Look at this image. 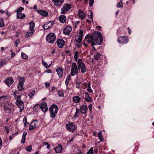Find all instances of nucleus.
<instances>
[{
  "mask_svg": "<svg viewBox=\"0 0 154 154\" xmlns=\"http://www.w3.org/2000/svg\"><path fill=\"white\" fill-rule=\"evenodd\" d=\"M5 63H6V62L5 61H0V67H2L4 65Z\"/></svg>",
  "mask_w": 154,
  "mask_h": 154,
  "instance_id": "09e8293b",
  "label": "nucleus"
},
{
  "mask_svg": "<svg viewBox=\"0 0 154 154\" xmlns=\"http://www.w3.org/2000/svg\"><path fill=\"white\" fill-rule=\"evenodd\" d=\"M78 17L82 19L83 20L85 16V14L81 10H79L78 13Z\"/></svg>",
  "mask_w": 154,
  "mask_h": 154,
  "instance_id": "b1692460",
  "label": "nucleus"
},
{
  "mask_svg": "<svg viewBox=\"0 0 154 154\" xmlns=\"http://www.w3.org/2000/svg\"><path fill=\"white\" fill-rule=\"evenodd\" d=\"M23 84L18 83L17 85V88L20 91H22L23 89Z\"/></svg>",
  "mask_w": 154,
  "mask_h": 154,
  "instance_id": "2f4dec72",
  "label": "nucleus"
},
{
  "mask_svg": "<svg viewBox=\"0 0 154 154\" xmlns=\"http://www.w3.org/2000/svg\"><path fill=\"white\" fill-rule=\"evenodd\" d=\"M24 8L23 7H20L18 8L17 11V13H21V11L22 10H24Z\"/></svg>",
  "mask_w": 154,
  "mask_h": 154,
  "instance_id": "a18cd8bd",
  "label": "nucleus"
},
{
  "mask_svg": "<svg viewBox=\"0 0 154 154\" xmlns=\"http://www.w3.org/2000/svg\"><path fill=\"white\" fill-rule=\"evenodd\" d=\"M4 82L8 86H10L13 83L14 80L12 77H9L7 78L4 80Z\"/></svg>",
  "mask_w": 154,
  "mask_h": 154,
  "instance_id": "2eb2a0df",
  "label": "nucleus"
},
{
  "mask_svg": "<svg viewBox=\"0 0 154 154\" xmlns=\"http://www.w3.org/2000/svg\"><path fill=\"white\" fill-rule=\"evenodd\" d=\"M71 5L68 3L64 4L61 8V14H65L71 8Z\"/></svg>",
  "mask_w": 154,
  "mask_h": 154,
  "instance_id": "423d86ee",
  "label": "nucleus"
},
{
  "mask_svg": "<svg viewBox=\"0 0 154 154\" xmlns=\"http://www.w3.org/2000/svg\"><path fill=\"white\" fill-rule=\"evenodd\" d=\"M67 130L72 132H74L75 130L76 125L73 122H69L66 125Z\"/></svg>",
  "mask_w": 154,
  "mask_h": 154,
  "instance_id": "0eeeda50",
  "label": "nucleus"
},
{
  "mask_svg": "<svg viewBox=\"0 0 154 154\" xmlns=\"http://www.w3.org/2000/svg\"><path fill=\"white\" fill-rule=\"evenodd\" d=\"M23 122L25 127L26 126L29 124V123L27 122V118L26 117H25L23 119Z\"/></svg>",
  "mask_w": 154,
  "mask_h": 154,
  "instance_id": "ea45409f",
  "label": "nucleus"
},
{
  "mask_svg": "<svg viewBox=\"0 0 154 154\" xmlns=\"http://www.w3.org/2000/svg\"><path fill=\"white\" fill-rule=\"evenodd\" d=\"M58 111L57 106L55 104H53L49 108L50 117L52 118L55 117Z\"/></svg>",
  "mask_w": 154,
  "mask_h": 154,
  "instance_id": "7ed1b4c3",
  "label": "nucleus"
},
{
  "mask_svg": "<svg viewBox=\"0 0 154 154\" xmlns=\"http://www.w3.org/2000/svg\"><path fill=\"white\" fill-rule=\"evenodd\" d=\"M98 137L100 140V141H102L103 140V138L102 137V131H100L98 133Z\"/></svg>",
  "mask_w": 154,
  "mask_h": 154,
  "instance_id": "473e14b6",
  "label": "nucleus"
},
{
  "mask_svg": "<svg viewBox=\"0 0 154 154\" xmlns=\"http://www.w3.org/2000/svg\"><path fill=\"white\" fill-rule=\"evenodd\" d=\"M25 15L21 13H17V18L22 19L25 17Z\"/></svg>",
  "mask_w": 154,
  "mask_h": 154,
  "instance_id": "c85d7f7f",
  "label": "nucleus"
},
{
  "mask_svg": "<svg viewBox=\"0 0 154 154\" xmlns=\"http://www.w3.org/2000/svg\"><path fill=\"white\" fill-rule=\"evenodd\" d=\"M118 41L120 43L124 44L127 43L129 41V40L126 37L120 36L118 38Z\"/></svg>",
  "mask_w": 154,
  "mask_h": 154,
  "instance_id": "9b49d317",
  "label": "nucleus"
},
{
  "mask_svg": "<svg viewBox=\"0 0 154 154\" xmlns=\"http://www.w3.org/2000/svg\"><path fill=\"white\" fill-rule=\"evenodd\" d=\"M101 54L99 52H97L94 54V58L95 60H98L100 57Z\"/></svg>",
  "mask_w": 154,
  "mask_h": 154,
  "instance_id": "7c9ffc66",
  "label": "nucleus"
},
{
  "mask_svg": "<svg viewBox=\"0 0 154 154\" xmlns=\"http://www.w3.org/2000/svg\"><path fill=\"white\" fill-rule=\"evenodd\" d=\"M35 32V31L32 30H29V31H27L26 32L25 35V37L26 38H28L29 37L32 36Z\"/></svg>",
  "mask_w": 154,
  "mask_h": 154,
  "instance_id": "5701e85b",
  "label": "nucleus"
},
{
  "mask_svg": "<svg viewBox=\"0 0 154 154\" xmlns=\"http://www.w3.org/2000/svg\"><path fill=\"white\" fill-rule=\"evenodd\" d=\"M123 7L122 4V1L121 0L120 2H119L117 5V7L118 8H122Z\"/></svg>",
  "mask_w": 154,
  "mask_h": 154,
  "instance_id": "c03bdc74",
  "label": "nucleus"
},
{
  "mask_svg": "<svg viewBox=\"0 0 154 154\" xmlns=\"http://www.w3.org/2000/svg\"><path fill=\"white\" fill-rule=\"evenodd\" d=\"M40 109V104H37L33 107V110L36 112L37 111Z\"/></svg>",
  "mask_w": 154,
  "mask_h": 154,
  "instance_id": "72a5a7b5",
  "label": "nucleus"
},
{
  "mask_svg": "<svg viewBox=\"0 0 154 154\" xmlns=\"http://www.w3.org/2000/svg\"><path fill=\"white\" fill-rule=\"evenodd\" d=\"M94 35H88L85 37V42L91 43L92 46V49L96 50L94 46L96 45H100L103 41V37L101 33L99 32H94Z\"/></svg>",
  "mask_w": 154,
  "mask_h": 154,
  "instance_id": "f257e3e1",
  "label": "nucleus"
},
{
  "mask_svg": "<svg viewBox=\"0 0 154 154\" xmlns=\"http://www.w3.org/2000/svg\"><path fill=\"white\" fill-rule=\"evenodd\" d=\"M26 149L29 152H30L32 150V146L31 145H29L26 147Z\"/></svg>",
  "mask_w": 154,
  "mask_h": 154,
  "instance_id": "49530a36",
  "label": "nucleus"
},
{
  "mask_svg": "<svg viewBox=\"0 0 154 154\" xmlns=\"http://www.w3.org/2000/svg\"><path fill=\"white\" fill-rule=\"evenodd\" d=\"M79 34L78 35L76 36L75 40L77 43L80 44V43L82 41L83 38V30H80Z\"/></svg>",
  "mask_w": 154,
  "mask_h": 154,
  "instance_id": "1a4fd4ad",
  "label": "nucleus"
},
{
  "mask_svg": "<svg viewBox=\"0 0 154 154\" xmlns=\"http://www.w3.org/2000/svg\"><path fill=\"white\" fill-rule=\"evenodd\" d=\"M27 134V133L26 131H24L23 132V135H22V136H23V137H26V136Z\"/></svg>",
  "mask_w": 154,
  "mask_h": 154,
  "instance_id": "338daca9",
  "label": "nucleus"
},
{
  "mask_svg": "<svg viewBox=\"0 0 154 154\" xmlns=\"http://www.w3.org/2000/svg\"><path fill=\"white\" fill-rule=\"evenodd\" d=\"M21 56L23 59H26L28 58V56L25 53L22 52L21 54Z\"/></svg>",
  "mask_w": 154,
  "mask_h": 154,
  "instance_id": "e433bc0d",
  "label": "nucleus"
},
{
  "mask_svg": "<svg viewBox=\"0 0 154 154\" xmlns=\"http://www.w3.org/2000/svg\"><path fill=\"white\" fill-rule=\"evenodd\" d=\"M4 110L6 113H9L12 111V109L11 108V105L8 103L4 104L3 105Z\"/></svg>",
  "mask_w": 154,
  "mask_h": 154,
  "instance_id": "9d476101",
  "label": "nucleus"
},
{
  "mask_svg": "<svg viewBox=\"0 0 154 154\" xmlns=\"http://www.w3.org/2000/svg\"><path fill=\"white\" fill-rule=\"evenodd\" d=\"M19 83L24 84V82H25L24 78L23 77H19Z\"/></svg>",
  "mask_w": 154,
  "mask_h": 154,
  "instance_id": "f704fd0d",
  "label": "nucleus"
},
{
  "mask_svg": "<svg viewBox=\"0 0 154 154\" xmlns=\"http://www.w3.org/2000/svg\"><path fill=\"white\" fill-rule=\"evenodd\" d=\"M5 130L6 131L7 133H8L9 132V128L8 126H5L4 127Z\"/></svg>",
  "mask_w": 154,
  "mask_h": 154,
  "instance_id": "4d7b16f0",
  "label": "nucleus"
},
{
  "mask_svg": "<svg viewBox=\"0 0 154 154\" xmlns=\"http://www.w3.org/2000/svg\"><path fill=\"white\" fill-rule=\"evenodd\" d=\"M26 139V137L22 136V139L21 140V142L23 143H25V140Z\"/></svg>",
  "mask_w": 154,
  "mask_h": 154,
  "instance_id": "5fc2aeb1",
  "label": "nucleus"
},
{
  "mask_svg": "<svg viewBox=\"0 0 154 154\" xmlns=\"http://www.w3.org/2000/svg\"><path fill=\"white\" fill-rule=\"evenodd\" d=\"M4 26V23L2 19H0V27H2Z\"/></svg>",
  "mask_w": 154,
  "mask_h": 154,
  "instance_id": "de8ad7c7",
  "label": "nucleus"
},
{
  "mask_svg": "<svg viewBox=\"0 0 154 154\" xmlns=\"http://www.w3.org/2000/svg\"><path fill=\"white\" fill-rule=\"evenodd\" d=\"M94 0H90L89 2V5L90 7H91L94 3Z\"/></svg>",
  "mask_w": 154,
  "mask_h": 154,
  "instance_id": "8fccbe9b",
  "label": "nucleus"
},
{
  "mask_svg": "<svg viewBox=\"0 0 154 154\" xmlns=\"http://www.w3.org/2000/svg\"><path fill=\"white\" fill-rule=\"evenodd\" d=\"M79 53L78 51H76L74 53V57L75 59V61L78 62V57Z\"/></svg>",
  "mask_w": 154,
  "mask_h": 154,
  "instance_id": "c9c22d12",
  "label": "nucleus"
},
{
  "mask_svg": "<svg viewBox=\"0 0 154 154\" xmlns=\"http://www.w3.org/2000/svg\"><path fill=\"white\" fill-rule=\"evenodd\" d=\"M87 154H94V150L93 147H91L88 151Z\"/></svg>",
  "mask_w": 154,
  "mask_h": 154,
  "instance_id": "a19ab883",
  "label": "nucleus"
},
{
  "mask_svg": "<svg viewBox=\"0 0 154 154\" xmlns=\"http://www.w3.org/2000/svg\"><path fill=\"white\" fill-rule=\"evenodd\" d=\"M38 123L37 120H34L29 125V129L30 130H33L36 128Z\"/></svg>",
  "mask_w": 154,
  "mask_h": 154,
  "instance_id": "a211bd4d",
  "label": "nucleus"
},
{
  "mask_svg": "<svg viewBox=\"0 0 154 154\" xmlns=\"http://www.w3.org/2000/svg\"><path fill=\"white\" fill-rule=\"evenodd\" d=\"M72 30V28L71 26L68 25L63 29V33L65 35H69Z\"/></svg>",
  "mask_w": 154,
  "mask_h": 154,
  "instance_id": "f8f14e48",
  "label": "nucleus"
},
{
  "mask_svg": "<svg viewBox=\"0 0 154 154\" xmlns=\"http://www.w3.org/2000/svg\"><path fill=\"white\" fill-rule=\"evenodd\" d=\"M42 65L46 69H48V68H49L52 64V63H51L49 65H48L47 63L46 62H45L43 59H42Z\"/></svg>",
  "mask_w": 154,
  "mask_h": 154,
  "instance_id": "c756f323",
  "label": "nucleus"
},
{
  "mask_svg": "<svg viewBox=\"0 0 154 154\" xmlns=\"http://www.w3.org/2000/svg\"><path fill=\"white\" fill-rule=\"evenodd\" d=\"M65 0H52L54 5L57 7H60L63 3Z\"/></svg>",
  "mask_w": 154,
  "mask_h": 154,
  "instance_id": "ddd939ff",
  "label": "nucleus"
},
{
  "mask_svg": "<svg viewBox=\"0 0 154 154\" xmlns=\"http://www.w3.org/2000/svg\"><path fill=\"white\" fill-rule=\"evenodd\" d=\"M29 30L35 31L34 28L35 27V25L34 22L33 21H31L29 23Z\"/></svg>",
  "mask_w": 154,
  "mask_h": 154,
  "instance_id": "bb28decb",
  "label": "nucleus"
},
{
  "mask_svg": "<svg viewBox=\"0 0 154 154\" xmlns=\"http://www.w3.org/2000/svg\"><path fill=\"white\" fill-rule=\"evenodd\" d=\"M88 86L89 88L87 89V90L89 93H91L92 92V89L91 88H90V83L88 84Z\"/></svg>",
  "mask_w": 154,
  "mask_h": 154,
  "instance_id": "3c124183",
  "label": "nucleus"
},
{
  "mask_svg": "<svg viewBox=\"0 0 154 154\" xmlns=\"http://www.w3.org/2000/svg\"><path fill=\"white\" fill-rule=\"evenodd\" d=\"M88 109L86 105H83L80 108L79 111L82 114H86Z\"/></svg>",
  "mask_w": 154,
  "mask_h": 154,
  "instance_id": "6ab92c4d",
  "label": "nucleus"
},
{
  "mask_svg": "<svg viewBox=\"0 0 154 154\" xmlns=\"http://www.w3.org/2000/svg\"><path fill=\"white\" fill-rule=\"evenodd\" d=\"M35 90H33L31 93L29 94H28V96L29 97V98H31L34 95L35 93Z\"/></svg>",
  "mask_w": 154,
  "mask_h": 154,
  "instance_id": "58836bf2",
  "label": "nucleus"
},
{
  "mask_svg": "<svg viewBox=\"0 0 154 154\" xmlns=\"http://www.w3.org/2000/svg\"><path fill=\"white\" fill-rule=\"evenodd\" d=\"M20 42V40L19 39H17L14 42V45L16 47H17L18 46V45Z\"/></svg>",
  "mask_w": 154,
  "mask_h": 154,
  "instance_id": "79ce46f5",
  "label": "nucleus"
},
{
  "mask_svg": "<svg viewBox=\"0 0 154 154\" xmlns=\"http://www.w3.org/2000/svg\"><path fill=\"white\" fill-rule=\"evenodd\" d=\"M73 140H74V138L73 137L72 138H71L69 140L68 142H67V143H70V142H72Z\"/></svg>",
  "mask_w": 154,
  "mask_h": 154,
  "instance_id": "69168bd1",
  "label": "nucleus"
},
{
  "mask_svg": "<svg viewBox=\"0 0 154 154\" xmlns=\"http://www.w3.org/2000/svg\"><path fill=\"white\" fill-rule=\"evenodd\" d=\"M7 96H2L0 97V105L7 103Z\"/></svg>",
  "mask_w": 154,
  "mask_h": 154,
  "instance_id": "dca6fc26",
  "label": "nucleus"
},
{
  "mask_svg": "<svg viewBox=\"0 0 154 154\" xmlns=\"http://www.w3.org/2000/svg\"><path fill=\"white\" fill-rule=\"evenodd\" d=\"M81 99L78 96H75L73 97V100L74 103H78L80 101Z\"/></svg>",
  "mask_w": 154,
  "mask_h": 154,
  "instance_id": "a878e982",
  "label": "nucleus"
},
{
  "mask_svg": "<svg viewBox=\"0 0 154 154\" xmlns=\"http://www.w3.org/2000/svg\"><path fill=\"white\" fill-rule=\"evenodd\" d=\"M69 82V81L66 79L65 83V84L66 85H68Z\"/></svg>",
  "mask_w": 154,
  "mask_h": 154,
  "instance_id": "774afa93",
  "label": "nucleus"
},
{
  "mask_svg": "<svg viewBox=\"0 0 154 154\" xmlns=\"http://www.w3.org/2000/svg\"><path fill=\"white\" fill-rule=\"evenodd\" d=\"M21 96H18L15 99L16 100L15 102V104L18 106L20 108V112H22L24 108V104L23 101L21 100Z\"/></svg>",
  "mask_w": 154,
  "mask_h": 154,
  "instance_id": "20e7f679",
  "label": "nucleus"
},
{
  "mask_svg": "<svg viewBox=\"0 0 154 154\" xmlns=\"http://www.w3.org/2000/svg\"><path fill=\"white\" fill-rule=\"evenodd\" d=\"M47 25V24L43 26V28L45 30H46L48 29H49L50 27H51V26H48V27Z\"/></svg>",
  "mask_w": 154,
  "mask_h": 154,
  "instance_id": "603ef678",
  "label": "nucleus"
},
{
  "mask_svg": "<svg viewBox=\"0 0 154 154\" xmlns=\"http://www.w3.org/2000/svg\"><path fill=\"white\" fill-rule=\"evenodd\" d=\"M10 51L11 52V57H14V56L15 55V53H13L12 51V50H10Z\"/></svg>",
  "mask_w": 154,
  "mask_h": 154,
  "instance_id": "0e129e2a",
  "label": "nucleus"
},
{
  "mask_svg": "<svg viewBox=\"0 0 154 154\" xmlns=\"http://www.w3.org/2000/svg\"><path fill=\"white\" fill-rule=\"evenodd\" d=\"M40 109L43 112H46L48 109L47 103L45 102L42 103L40 104Z\"/></svg>",
  "mask_w": 154,
  "mask_h": 154,
  "instance_id": "4468645a",
  "label": "nucleus"
},
{
  "mask_svg": "<svg viewBox=\"0 0 154 154\" xmlns=\"http://www.w3.org/2000/svg\"><path fill=\"white\" fill-rule=\"evenodd\" d=\"M78 67L76 64L73 62L71 65L70 75L72 76H74L78 73Z\"/></svg>",
  "mask_w": 154,
  "mask_h": 154,
  "instance_id": "39448f33",
  "label": "nucleus"
},
{
  "mask_svg": "<svg viewBox=\"0 0 154 154\" xmlns=\"http://www.w3.org/2000/svg\"><path fill=\"white\" fill-rule=\"evenodd\" d=\"M89 109V110H90V111L91 112V113H92V105L91 104H90V105H89V106H88V107Z\"/></svg>",
  "mask_w": 154,
  "mask_h": 154,
  "instance_id": "6e6d98bb",
  "label": "nucleus"
},
{
  "mask_svg": "<svg viewBox=\"0 0 154 154\" xmlns=\"http://www.w3.org/2000/svg\"><path fill=\"white\" fill-rule=\"evenodd\" d=\"M89 11L91 12V14L89 16V18L90 19H91L92 20L93 17V13L91 12V10H90Z\"/></svg>",
  "mask_w": 154,
  "mask_h": 154,
  "instance_id": "864d4df0",
  "label": "nucleus"
},
{
  "mask_svg": "<svg viewBox=\"0 0 154 154\" xmlns=\"http://www.w3.org/2000/svg\"><path fill=\"white\" fill-rule=\"evenodd\" d=\"M45 86L46 87L48 88L50 86V83L48 82H46L45 83Z\"/></svg>",
  "mask_w": 154,
  "mask_h": 154,
  "instance_id": "13d9d810",
  "label": "nucleus"
},
{
  "mask_svg": "<svg viewBox=\"0 0 154 154\" xmlns=\"http://www.w3.org/2000/svg\"><path fill=\"white\" fill-rule=\"evenodd\" d=\"M85 100L86 101L89 102H91L92 101V99L89 97L88 93L87 92L85 93Z\"/></svg>",
  "mask_w": 154,
  "mask_h": 154,
  "instance_id": "cd10ccee",
  "label": "nucleus"
},
{
  "mask_svg": "<svg viewBox=\"0 0 154 154\" xmlns=\"http://www.w3.org/2000/svg\"><path fill=\"white\" fill-rule=\"evenodd\" d=\"M45 72H47L48 73H52V70L51 69H48V70H46L45 71Z\"/></svg>",
  "mask_w": 154,
  "mask_h": 154,
  "instance_id": "052dcab7",
  "label": "nucleus"
},
{
  "mask_svg": "<svg viewBox=\"0 0 154 154\" xmlns=\"http://www.w3.org/2000/svg\"><path fill=\"white\" fill-rule=\"evenodd\" d=\"M79 70L83 74L85 73L87 70V68L85 64L83 62L82 60L81 59H78L77 63Z\"/></svg>",
  "mask_w": 154,
  "mask_h": 154,
  "instance_id": "f03ea898",
  "label": "nucleus"
},
{
  "mask_svg": "<svg viewBox=\"0 0 154 154\" xmlns=\"http://www.w3.org/2000/svg\"><path fill=\"white\" fill-rule=\"evenodd\" d=\"M57 43L59 48H62L64 45L65 41L62 39H58L57 40Z\"/></svg>",
  "mask_w": 154,
  "mask_h": 154,
  "instance_id": "f3484780",
  "label": "nucleus"
},
{
  "mask_svg": "<svg viewBox=\"0 0 154 154\" xmlns=\"http://www.w3.org/2000/svg\"><path fill=\"white\" fill-rule=\"evenodd\" d=\"M59 97H63L64 95V93L62 91L59 90L57 91Z\"/></svg>",
  "mask_w": 154,
  "mask_h": 154,
  "instance_id": "4c0bfd02",
  "label": "nucleus"
},
{
  "mask_svg": "<svg viewBox=\"0 0 154 154\" xmlns=\"http://www.w3.org/2000/svg\"><path fill=\"white\" fill-rule=\"evenodd\" d=\"M46 39L48 42L53 43L56 39V36L54 33H50L46 36Z\"/></svg>",
  "mask_w": 154,
  "mask_h": 154,
  "instance_id": "6e6552de",
  "label": "nucleus"
},
{
  "mask_svg": "<svg viewBox=\"0 0 154 154\" xmlns=\"http://www.w3.org/2000/svg\"><path fill=\"white\" fill-rule=\"evenodd\" d=\"M37 12L42 16L47 17L48 15V12L44 10H38Z\"/></svg>",
  "mask_w": 154,
  "mask_h": 154,
  "instance_id": "4be33fe9",
  "label": "nucleus"
},
{
  "mask_svg": "<svg viewBox=\"0 0 154 154\" xmlns=\"http://www.w3.org/2000/svg\"><path fill=\"white\" fill-rule=\"evenodd\" d=\"M127 29H128V34L129 35L131 34V29L129 27H128Z\"/></svg>",
  "mask_w": 154,
  "mask_h": 154,
  "instance_id": "680f3d73",
  "label": "nucleus"
},
{
  "mask_svg": "<svg viewBox=\"0 0 154 154\" xmlns=\"http://www.w3.org/2000/svg\"><path fill=\"white\" fill-rule=\"evenodd\" d=\"M80 83L79 82H77L76 83V88H80Z\"/></svg>",
  "mask_w": 154,
  "mask_h": 154,
  "instance_id": "bf43d9fd",
  "label": "nucleus"
},
{
  "mask_svg": "<svg viewBox=\"0 0 154 154\" xmlns=\"http://www.w3.org/2000/svg\"><path fill=\"white\" fill-rule=\"evenodd\" d=\"M16 91L13 94L14 96L15 99L17 98V97H18V96H21L20 95H17L18 94V91Z\"/></svg>",
  "mask_w": 154,
  "mask_h": 154,
  "instance_id": "37998d69",
  "label": "nucleus"
},
{
  "mask_svg": "<svg viewBox=\"0 0 154 154\" xmlns=\"http://www.w3.org/2000/svg\"><path fill=\"white\" fill-rule=\"evenodd\" d=\"M66 79L70 81V80L71 79V77L70 75H68L67 76L66 78Z\"/></svg>",
  "mask_w": 154,
  "mask_h": 154,
  "instance_id": "e2e57ef3",
  "label": "nucleus"
},
{
  "mask_svg": "<svg viewBox=\"0 0 154 154\" xmlns=\"http://www.w3.org/2000/svg\"><path fill=\"white\" fill-rule=\"evenodd\" d=\"M60 22L62 23H64L66 21V17L64 15H61L59 17Z\"/></svg>",
  "mask_w": 154,
  "mask_h": 154,
  "instance_id": "393cba45",
  "label": "nucleus"
},
{
  "mask_svg": "<svg viewBox=\"0 0 154 154\" xmlns=\"http://www.w3.org/2000/svg\"><path fill=\"white\" fill-rule=\"evenodd\" d=\"M63 148L60 144H59L57 146L54 148V150L56 153H60L62 152Z\"/></svg>",
  "mask_w": 154,
  "mask_h": 154,
  "instance_id": "412c9836",
  "label": "nucleus"
},
{
  "mask_svg": "<svg viewBox=\"0 0 154 154\" xmlns=\"http://www.w3.org/2000/svg\"><path fill=\"white\" fill-rule=\"evenodd\" d=\"M56 71L59 77L62 76L63 74V70L60 67L57 68Z\"/></svg>",
  "mask_w": 154,
  "mask_h": 154,
  "instance_id": "aec40b11",
  "label": "nucleus"
}]
</instances>
